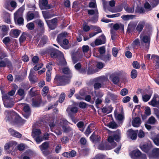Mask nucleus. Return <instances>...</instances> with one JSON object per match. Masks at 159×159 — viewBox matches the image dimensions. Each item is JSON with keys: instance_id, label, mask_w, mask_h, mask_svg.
I'll return each instance as SVG.
<instances>
[{"instance_id": "obj_1", "label": "nucleus", "mask_w": 159, "mask_h": 159, "mask_svg": "<svg viewBox=\"0 0 159 159\" xmlns=\"http://www.w3.org/2000/svg\"><path fill=\"white\" fill-rule=\"evenodd\" d=\"M71 77V75L66 76L57 74L54 79V83L57 86H64L70 83Z\"/></svg>"}, {"instance_id": "obj_2", "label": "nucleus", "mask_w": 159, "mask_h": 159, "mask_svg": "<svg viewBox=\"0 0 159 159\" xmlns=\"http://www.w3.org/2000/svg\"><path fill=\"white\" fill-rule=\"evenodd\" d=\"M130 156L133 159H147L146 155L142 154L138 149L133 150L130 153Z\"/></svg>"}, {"instance_id": "obj_3", "label": "nucleus", "mask_w": 159, "mask_h": 159, "mask_svg": "<svg viewBox=\"0 0 159 159\" xmlns=\"http://www.w3.org/2000/svg\"><path fill=\"white\" fill-rule=\"evenodd\" d=\"M120 130L117 129L116 131L113 132L112 135L109 136L107 138V141L109 143L115 142L114 140L118 142L120 141Z\"/></svg>"}, {"instance_id": "obj_4", "label": "nucleus", "mask_w": 159, "mask_h": 159, "mask_svg": "<svg viewBox=\"0 0 159 159\" xmlns=\"http://www.w3.org/2000/svg\"><path fill=\"white\" fill-rule=\"evenodd\" d=\"M6 97H7V96H4V97H2L5 107L8 108L13 107L14 104L13 98H7Z\"/></svg>"}, {"instance_id": "obj_5", "label": "nucleus", "mask_w": 159, "mask_h": 159, "mask_svg": "<svg viewBox=\"0 0 159 159\" xmlns=\"http://www.w3.org/2000/svg\"><path fill=\"white\" fill-rule=\"evenodd\" d=\"M49 147V143L47 141L43 143L39 146V148L41 151L45 156H47L50 154V152L48 149Z\"/></svg>"}, {"instance_id": "obj_6", "label": "nucleus", "mask_w": 159, "mask_h": 159, "mask_svg": "<svg viewBox=\"0 0 159 159\" xmlns=\"http://www.w3.org/2000/svg\"><path fill=\"white\" fill-rule=\"evenodd\" d=\"M46 22L49 28L51 30H53L57 27L58 19L56 17L51 20H46Z\"/></svg>"}, {"instance_id": "obj_7", "label": "nucleus", "mask_w": 159, "mask_h": 159, "mask_svg": "<svg viewBox=\"0 0 159 159\" xmlns=\"http://www.w3.org/2000/svg\"><path fill=\"white\" fill-rule=\"evenodd\" d=\"M140 147L143 151L147 154L148 156L152 149V145L150 143H145L141 145Z\"/></svg>"}, {"instance_id": "obj_8", "label": "nucleus", "mask_w": 159, "mask_h": 159, "mask_svg": "<svg viewBox=\"0 0 159 159\" xmlns=\"http://www.w3.org/2000/svg\"><path fill=\"white\" fill-rule=\"evenodd\" d=\"M148 157L149 159H159V148H152Z\"/></svg>"}, {"instance_id": "obj_9", "label": "nucleus", "mask_w": 159, "mask_h": 159, "mask_svg": "<svg viewBox=\"0 0 159 159\" xmlns=\"http://www.w3.org/2000/svg\"><path fill=\"white\" fill-rule=\"evenodd\" d=\"M138 132V130H134L132 129H129L127 131V136L132 140H135L137 138Z\"/></svg>"}, {"instance_id": "obj_10", "label": "nucleus", "mask_w": 159, "mask_h": 159, "mask_svg": "<svg viewBox=\"0 0 159 159\" xmlns=\"http://www.w3.org/2000/svg\"><path fill=\"white\" fill-rule=\"evenodd\" d=\"M42 102L41 98L38 96L32 99V105L34 107H39Z\"/></svg>"}, {"instance_id": "obj_11", "label": "nucleus", "mask_w": 159, "mask_h": 159, "mask_svg": "<svg viewBox=\"0 0 159 159\" xmlns=\"http://www.w3.org/2000/svg\"><path fill=\"white\" fill-rule=\"evenodd\" d=\"M8 131L10 135L13 137L20 139L22 136V134H21L11 128L8 129Z\"/></svg>"}, {"instance_id": "obj_12", "label": "nucleus", "mask_w": 159, "mask_h": 159, "mask_svg": "<svg viewBox=\"0 0 159 159\" xmlns=\"http://www.w3.org/2000/svg\"><path fill=\"white\" fill-rule=\"evenodd\" d=\"M59 52L60 51L56 48H50L49 54L50 55L52 58H56L58 57Z\"/></svg>"}, {"instance_id": "obj_13", "label": "nucleus", "mask_w": 159, "mask_h": 159, "mask_svg": "<svg viewBox=\"0 0 159 159\" xmlns=\"http://www.w3.org/2000/svg\"><path fill=\"white\" fill-rule=\"evenodd\" d=\"M24 112L23 113V115L24 117L28 119L31 115V110L30 108L29 105H26L25 106L23 107Z\"/></svg>"}, {"instance_id": "obj_14", "label": "nucleus", "mask_w": 159, "mask_h": 159, "mask_svg": "<svg viewBox=\"0 0 159 159\" xmlns=\"http://www.w3.org/2000/svg\"><path fill=\"white\" fill-rule=\"evenodd\" d=\"M90 139L92 142L96 143L100 142L101 137L99 135L96 134L94 132L90 136Z\"/></svg>"}, {"instance_id": "obj_15", "label": "nucleus", "mask_w": 159, "mask_h": 159, "mask_svg": "<svg viewBox=\"0 0 159 159\" xmlns=\"http://www.w3.org/2000/svg\"><path fill=\"white\" fill-rule=\"evenodd\" d=\"M136 26V24L135 22L130 21L128 25L127 32L129 33L134 32Z\"/></svg>"}, {"instance_id": "obj_16", "label": "nucleus", "mask_w": 159, "mask_h": 159, "mask_svg": "<svg viewBox=\"0 0 159 159\" xmlns=\"http://www.w3.org/2000/svg\"><path fill=\"white\" fill-rule=\"evenodd\" d=\"M98 58L106 62L109 61L111 60V55L110 53H107L106 55H99Z\"/></svg>"}, {"instance_id": "obj_17", "label": "nucleus", "mask_w": 159, "mask_h": 159, "mask_svg": "<svg viewBox=\"0 0 159 159\" xmlns=\"http://www.w3.org/2000/svg\"><path fill=\"white\" fill-rule=\"evenodd\" d=\"M141 123L140 118L135 117L132 122V125L134 127H138L139 126Z\"/></svg>"}, {"instance_id": "obj_18", "label": "nucleus", "mask_w": 159, "mask_h": 159, "mask_svg": "<svg viewBox=\"0 0 159 159\" xmlns=\"http://www.w3.org/2000/svg\"><path fill=\"white\" fill-rule=\"evenodd\" d=\"M145 22L144 21H140L138 24L136 28V30L140 33L142 30L145 25Z\"/></svg>"}, {"instance_id": "obj_19", "label": "nucleus", "mask_w": 159, "mask_h": 159, "mask_svg": "<svg viewBox=\"0 0 159 159\" xmlns=\"http://www.w3.org/2000/svg\"><path fill=\"white\" fill-rule=\"evenodd\" d=\"M69 43V41L68 39L66 38L63 39L61 42L58 44L62 47L63 48L67 49L69 48L68 46V44Z\"/></svg>"}, {"instance_id": "obj_20", "label": "nucleus", "mask_w": 159, "mask_h": 159, "mask_svg": "<svg viewBox=\"0 0 159 159\" xmlns=\"http://www.w3.org/2000/svg\"><path fill=\"white\" fill-rule=\"evenodd\" d=\"M67 35V33L65 32H62L59 34L57 37V41L59 43L61 42L63 39H65V37Z\"/></svg>"}, {"instance_id": "obj_21", "label": "nucleus", "mask_w": 159, "mask_h": 159, "mask_svg": "<svg viewBox=\"0 0 159 159\" xmlns=\"http://www.w3.org/2000/svg\"><path fill=\"white\" fill-rule=\"evenodd\" d=\"M1 30L2 32V35L3 37L7 35L8 31L9 30L8 26L5 25H2L0 26Z\"/></svg>"}, {"instance_id": "obj_22", "label": "nucleus", "mask_w": 159, "mask_h": 159, "mask_svg": "<svg viewBox=\"0 0 159 159\" xmlns=\"http://www.w3.org/2000/svg\"><path fill=\"white\" fill-rule=\"evenodd\" d=\"M14 121L16 124L23 125L25 123L26 120L22 119V118L17 114L16 117L15 118Z\"/></svg>"}, {"instance_id": "obj_23", "label": "nucleus", "mask_w": 159, "mask_h": 159, "mask_svg": "<svg viewBox=\"0 0 159 159\" xmlns=\"http://www.w3.org/2000/svg\"><path fill=\"white\" fill-rule=\"evenodd\" d=\"M48 39L47 37L43 36L41 38L38 46L41 47H43L47 43Z\"/></svg>"}, {"instance_id": "obj_24", "label": "nucleus", "mask_w": 159, "mask_h": 159, "mask_svg": "<svg viewBox=\"0 0 159 159\" xmlns=\"http://www.w3.org/2000/svg\"><path fill=\"white\" fill-rule=\"evenodd\" d=\"M76 125L80 131L82 132H84L85 127L83 121L82 120L78 122Z\"/></svg>"}, {"instance_id": "obj_25", "label": "nucleus", "mask_w": 159, "mask_h": 159, "mask_svg": "<svg viewBox=\"0 0 159 159\" xmlns=\"http://www.w3.org/2000/svg\"><path fill=\"white\" fill-rule=\"evenodd\" d=\"M110 78L113 83L115 84L118 83L120 80V78L118 76L115 74H112L110 76Z\"/></svg>"}, {"instance_id": "obj_26", "label": "nucleus", "mask_w": 159, "mask_h": 159, "mask_svg": "<svg viewBox=\"0 0 159 159\" xmlns=\"http://www.w3.org/2000/svg\"><path fill=\"white\" fill-rule=\"evenodd\" d=\"M135 17V15H123L121 16V18L124 20H128L133 19Z\"/></svg>"}, {"instance_id": "obj_27", "label": "nucleus", "mask_w": 159, "mask_h": 159, "mask_svg": "<svg viewBox=\"0 0 159 159\" xmlns=\"http://www.w3.org/2000/svg\"><path fill=\"white\" fill-rule=\"evenodd\" d=\"M111 143V145L109 144H105L106 150H109L115 148L117 145V143L116 142L109 143Z\"/></svg>"}, {"instance_id": "obj_28", "label": "nucleus", "mask_w": 159, "mask_h": 159, "mask_svg": "<svg viewBox=\"0 0 159 159\" xmlns=\"http://www.w3.org/2000/svg\"><path fill=\"white\" fill-rule=\"evenodd\" d=\"M113 28L116 30H117L120 29L121 30L124 31V25L121 24H119L118 23H116L113 25Z\"/></svg>"}, {"instance_id": "obj_29", "label": "nucleus", "mask_w": 159, "mask_h": 159, "mask_svg": "<svg viewBox=\"0 0 159 159\" xmlns=\"http://www.w3.org/2000/svg\"><path fill=\"white\" fill-rule=\"evenodd\" d=\"M135 12V13L143 14L145 13V10L143 7L137 6L136 7Z\"/></svg>"}, {"instance_id": "obj_30", "label": "nucleus", "mask_w": 159, "mask_h": 159, "mask_svg": "<svg viewBox=\"0 0 159 159\" xmlns=\"http://www.w3.org/2000/svg\"><path fill=\"white\" fill-rule=\"evenodd\" d=\"M42 12L43 17L45 19L50 18L53 16L50 14V12L49 11H43Z\"/></svg>"}, {"instance_id": "obj_31", "label": "nucleus", "mask_w": 159, "mask_h": 159, "mask_svg": "<svg viewBox=\"0 0 159 159\" xmlns=\"http://www.w3.org/2000/svg\"><path fill=\"white\" fill-rule=\"evenodd\" d=\"M12 36L15 38H17L20 34L21 31L19 30L15 29L11 30Z\"/></svg>"}, {"instance_id": "obj_32", "label": "nucleus", "mask_w": 159, "mask_h": 159, "mask_svg": "<svg viewBox=\"0 0 159 159\" xmlns=\"http://www.w3.org/2000/svg\"><path fill=\"white\" fill-rule=\"evenodd\" d=\"M41 3L42 6L44 7L46 9H49L51 7L48 4V1L47 0H42Z\"/></svg>"}, {"instance_id": "obj_33", "label": "nucleus", "mask_w": 159, "mask_h": 159, "mask_svg": "<svg viewBox=\"0 0 159 159\" xmlns=\"http://www.w3.org/2000/svg\"><path fill=\"white\" fill-rule=\"evenodd\" d=\"M108 95L112 100L114 102H117V100L118 99V98L117 95L110 93H108Z\"/></svg>"}, {"instance_id": "obj_34", "label": "nucleus", "mask_w": 159, "mask_h": 159, "mask_svg": "<svg viewBox=\"0 0 159 159\" xmlns=\"http://www.w3.org/2000/svg\"><path fill=\"white\" fill-rule=\"evenodd\" d=\"M15 90H12L11 91L8 92L7 94H2V97H4V96H7V98H12V97H11L10 96H13L15 94Z\"/></svg>"}, {"instance_id": "obj_35", "label": "nucleus", "mask_w": 159, "mask_h": 159, "mask_svg": "<svg viewBox=\"0 0 159 159\" xmlns=\"http://www.w3.org/2000/svg\"><path fill=\"white\" fill-rule=\"evenodd\" d=\"M93 124L92 123H91L89 125L85 131L84 132V133L86 136H88L91 133L92 131H91V126Z\"/></svg>"}, {"instance_id": "obj_36", "label": "nucleus", "mask_w": 159, "mask_h": 159, "mask_svg": "<svg viewBox=\"0 0 159 159\" xmlns=\"http://www.w3.org/2000/svg\"><path fill=\"white\" fill-rule=\"evenodd\" d=\"M26 32H23L19 39L20 43H22L26 39Z\"/></svg>"}, {"instance_id": "obj_37", "label": "nucleus", "mask_w": 159, "mask_h": 159, "mask_svg": "<svg viewBox=\"0 0 159 159\" xmlns=\"http://www.w3.org/2000/svg\"><path fill=\"white\" fill-rule=\"evenodd\" d=\"M124 8L125 10L129 13H133L134 12V7H130L128 6H125Z\"/></svg>"}, {"instance_id": "obj_38", "label": "nucleus", "mask_w": 159, "mask_h": 159, "mask_svg": "<svg viewBox=\"0 0 159 159\" xmlns=\"http://www.w3.org/2000/svg\"><path fill=\"white\" fill-rule=\"evenodd\" d=\"M152 139L156 145L159 146V134L156 135L155 137L152 138Z\"/></svg>"}, {"instance_id": "obj_39", "label": "nucleus", "mask_w": 159, "mask_h": 159, "mask_svg": "<svg viewBox=\"0 0 159 159\" xmlns=\"http://www.w3.org/2000/svg\"><path fill=\"white\" fill-rule=\"evenodd\" d=\"M62 72L64 74L68 75H71L72 76L71 71L68 67L64 68L62 69Z\"/></svg>"}, {"instance_id": "obj_40", "label": "nucleus", "mask_w": 159, "mask_h": 159, "mask_svg": "<svg viewBox=\"0 0 159 159\" xmlns=\"http://www.w3.org/2000/svg\"><path fill=\"white\" fill-rule=\"evenodd\" d=\"M152 95V93L149 94H145L143 96V101L144 102H148L150 98Z\"/></svg>"}, {"instance_id": "obj_41", "label": "nucleus", "mask_w": 159, "mask_h": 159, "mask_svg": "<svg viewBox=\"0 0 159 159\" xmlns=\"http://www.w3.org/2000/svg\"><path fill=\"white\" fill-rule=\"evenodd\" d=\"M62 128L63 129L64 132L66 133H68L72 130V129L70 126H66L65 125H63Z\"/></svg>"}, {"instance_id": "obj_42", "label": "nucleus", "mask_w": 159, "mask_h": 159, "mask_svg": "<svg viewBox=\"0 0 159 159\" xmlns=\"http://www.w3.org/2000/svg\"><path fill=\"white\" fill-rule=\"evenodd\" d=\"M138 73L136 70L134 69L132 70L131 72L130 76L132 79H135L137 76Z\"/></svg>"}, {"instance_id": "obj_43", "label": "nucleus", "mask_w": 159, "mask_h": 159, "mask_svg": "<svg viewBox=\"0 0 159 159\" xmlns=\"http://www.w3.org/2000/svg\"><path fill=\"white\" fill-rule=\"evenodd\" d=\"M108 126L110 128L113 129L116 128L118 126L115 122H110L108 124Z\"/></svg>"}, {"instance_id": "obj_44", "label": "nucleus", "mask_w": 159, "mask_h": 159, "mask_svg": "<svg viewBox=\"0 0 159 159\" xmlns=\"http://www.w3.org/2000/svg\"><path fill=\"white\" fill-rule=\"evenodd\" d=\"M140 45V42L138 39H136L134 40L132 43V47L135 48L136 46Z\"/></svg>"}, {"instance_id": "obj_45", "label": "nucleus", "mask_w": 159, "mask_h": 159, "mask_svg": "<svg viewBox=\"0 0 159 159\" xmlns=\"http://www.w3.org/2000/svg\"><path fill=\"white\" fill-rule=\"evenodd\" d=\"M142 41L145 43H150V39L147 35H144L142 39Z\"/></svg>"}, {"instance_id": "obj_46", "label": "nucleus", "mask_w": 159, "mask_h": 159, "mask_svg": "<svg viewBox=\"0 0 159 159\" xmlns=\"http://www.w3.org/2000/svg\"><path fill=\"white\" fill-rule=\"evenodd\" d=\"M98 51L100 53L99 55H101L104 54L106 52V48L104 46H102L100 47L98 49Z\"/></svg>"}, {"instance_id": "obj_47", "label": "nucleus", "mask_w": 159, "mask_h": 159, "mask_svg": "<svg viewBox=\"0 0 159 159\" xmlns=\"http://www.w3.org/2000/svg\"><path fill=\"white\" fill-rule=\"evenodd\" d=\"M46 80L49 82L51 80V74L50 70H47L46 73Z\"/></svg>"}, {"instance_id": "obj_48", "label": "nucleus", "mask_w": 159, "mask_h": 159, "mask_svg": "<svg viewBox=\"0 0 159 159\" xmlns=\"http://www.w3.org/2000/svg\"><path fill=\"white\" fill-rule=\"evenodd\" d=\"M50 50V48L45 49H42L40 50V54L42 55L49 54Z\"/></svg>"}, {"instance_id": "obj_49", "label": "nucleus", "mask_w": 159, "mask_h": 159, "mask_svg": "<svg viewBox=\"0 0 159 159\" xmlns=\"http://www.w3.org/2000/svg\"><path fill=\"white\" fill-rule=\"evenodd\" d=\"M119 50L116 47H113L112 48V52L113 56L115 57H117V54L118 53Z\"/></svg>"}, {"instance_id": "obj_50", "label": "nucleus", "mask_w": 159, "mask_h": 159, "mask_svg": "<svg viewBox=\"0 0 159 159\" xmlns=\"http://www.w3.org/2000/svg\"><path fill=\"white\" fill-rule=\"evenodd\" d=\"M38 25L39 27L42 30H44V23L42 21L40 20H39L38 21Z\"/></svg>"}, {"instance_id": "obj_51", "label": "nucleus", "mask_w": 159, "mask_h": 159, "mask_svg": "<svg viewBox=\"0 0 159 159\" xmlns=\"http://www.w3.org/2000/svg\"><path fill=\"white\" fill-rule=\"evenodd\" d=\"M48 88L47 86H44L42 90V94L43 96H45L48 93Z\"/></svg>"}, {"instance_id": "obj_52", "label": "nucleus", "mask_w": 159, "mask_h": 159, "mask_svg": "<svg viewBox=\"0 0 159 159\" xmlns=\"http://www.w3.org/2000/svg\"><path fill=\"white\" fill-rule=\"evenodd\" d=\"M26 27L28 30H32L34 29V25L33 22H30L26 25Z\"/></svg>"}, {"instance_id": "obj_53", "label": "nucleus", "mask_w": 159, "mask_h": 159, "mask_svg": "<svg viewBox=\"0 0 159 159\" xmlns=\"http://www.w3.org/2000/svg\"><path fill=\"white\" fill-rule=\"evenodd\" d=\"M112 108H110L109 110H107L106 107H104L102 109V112L104 113H109L111 112Z\"/></svg>"}, {"instance_id": "obj_54", "label": "nucleus", "mask_w": 159, "mask_h": 159, "mask_svg": "<svg viewBox=\"0 0 159 159\" xmlns=\"http://www.w3.org/2000/svg\"><path fill=\"white\" fill-rule=\"evenodd\" d=\"M87 104L83 102H80L79 104V107L82 109H84L87 107Z\"/></svg>"}, {"instance_id": "obj_55", "label": "nucleus", "mask_w": 159, "mask_h": 159, "mask_svg": "<svg viewBox=\"0 0 159 159\" xmlns=\"http://www.w3.org/2000/svg\"><path fill=\"white\" fill-rule=\"evenodd\" d=\"M128 93V90L126 88L122 89L120 92V94L122 96H125Z\"/></svg>"}, {"instance_id": "obj_56", "label": "nucleus", "mask_w": 159, "mask_h": 159, "mask_svg": "<svg viewBox=\"0 0 159 159\" xmlns=\"http://www.w3.org/2000/svg\"><path fill=\"white\" fill-rule=\"evenodd\" d=\"M66 97L65 94L64 93H62L60 96L59 100V101L60 103H62Z\"/></svg>"}, {"instance_id": "obj_57", "label": "nucleus", "mask_w": 159, "mask_h": 159, "mask_svg": "<svg viewBox=\"0 0 159 159\" xmlns=\"http://www.w3.org/2000/svg\"><path fill=\"white\" fill-rule=\"evenodd\" d=\"M10 148H11L12 149L16 145L17 143L15 141H11L9 142Z\"/></svg>"}, {"instance_id": "obj_58", "label": "nucleus", "mask_w": 159, "mask_h": 159, "mask_svg": "<svg viewBox=\"0 0 159 159\" xmlns=\"http://www.w3.org/2000/svg\"><path fill=\"white\" fill-rule=\"evenodd\" d=\"M132 65L134 68L137 69H139L140 66L139 63L136 61H134L133 62Z\"/></svg>"}, {"instance_id": "obj_59", "label": "nucleus", "mask_w": 159, "mask_h": 159, "mask_svg": "<svg viewBox=\"0 0 159 159\" xmlns=\"http://www.w3.org/2000/svg\"><path fill=\"white\" fill-rule=\"evenodd\" d=\"M94 89L95 90H97L102 87V84L99 82H95L93 85Z\"/></svg>"}, {"instance_id": "obj_60", "label": "nucleus", "mask_w": 159, "mask_h": 159, "mask_svg": "<svg viewBox=\"0 0 159 159\" xmlns=\"http://www.w3.org/2000/svg\"><path fill=\"white\" fill-rule=\"evenodd\" d=\"M83 52L84 53L88 52L89 50V47L88 45H83L82 47Z\"/></svg>"}, {"instance_id": "obj_61", "label": "nucleus", "mask_w": 159, "mask_h": 159, "mask_svg": "<svg viewBox=\"0 0 159 159\" xmlns=\"http://www.w3.org/2000/svg\"><path fill=\"white\" fill-rule=\"evenodd\" d=\"M87 12L88 14L90 15H93L95 13L98 14V12L97 10H96L95 11V10L93 9L88 10Z\"/></svg>"}, {"instance_id": "obj_62", "label": "nucleus", "mask_w": 159, "mask_h": 159, "mask_svg": "<svg viewBox=\"0 0 159 159\" xmlns=\"http://www.w3.org/2000/svg\"><path fill=\"white\" fill-rule=\"evenodd\" d=\"M69 138L67 136H64L61 139L62 143L66 144L69 141Z\"/></svg>"}, {"instance_id": "obj_63", "label": "nucleus", "mask_w": 159, "mask_h": 159, "mask_svg": "<svg viewBox=\"0 0 159 159\" xmlns=\"http://www.w3.org/2000/svg\"><path fill=\"white\" fill-rule=\"evenodd\" d=\"M148 122L150 124H153L156 122V119L153 116H151L148 119Z\"/></svg>"}, {"instance_id": "obj_64", "label": "nucleus", "mask_w": 159, "mask_h": 159, "mask_svg": "<svg viewBox=\"0 0 159 159\" xmlns=\"http://www.w3.org/2000/svg\"><path fill=\"white\" fill-rule=\"evenodd\" d=\"M104 44L101 39H97L95 40V44L96 46H98Z\"/></svg>"}]
</instances>
